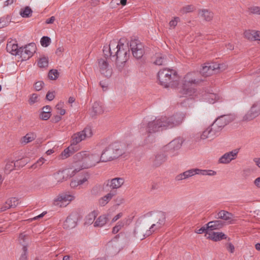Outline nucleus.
<instances>
[{
    "label": "nucleus",
    "mask_w": 260,
    "mask_h": 260,
    "mask_svg": "<svg viewBox=\"0 0 260 260\" xmlns=\"http://www.w3.org/2000/svg\"><path fill=\"white\" fill-rule=\"evenodd\" d=\"M18 204L19 200L17 198H10L6 202L5 204L1 208L0 211H4L7 209L15 207Z\"/></svg>",
    "instance_id": "cd10ccee"
},
{
    "label": "nucleus",
    "mask_w": 260,
    "mask_h": 260,
    "mask_svg": "<svg viewBox=\"0 0 260 260\" xmlns=\"http://www.w3.org/2000/svg\"><path fill=\"white\" fill-rule=\"evenodd\" d=\"M123 152L120 149V146L118 143H114L106 147L100 152L101 162H107L116 158L122 155Z\"/></svg>",
    "instance_id": "423d86ee"
},
{
    "label": "nucleus",
    "mask_w": 260,
    "mask_h": 260,
    "mask_svg": "<svg viewBox=\"0 0 260 260\" xmlns=\"http://www.w3.org/2000/svg\"><path fill=\"white\" fill-rule=\"evenodd\" d=\"M73 153V150L72 145L68 147L64 150V151L61 154V157L62 159H64L70 156L71 154Z\"/></svg>",
    "instance_id": "a19ab883"
},
{
    "label": "nucleus",
    "mask_w": 260,
    "mask_h": 260,
    "mask_svg": "<svg viewBox=\"0 0 260 260\" xmlns=\"http://www.w3.org/2000/svg\"><path fill=\"white\" fill-rule=\"evenodd\" d=\"M40 42L42 46L46 47L50 45L51 39L48 37L44 36L41 38Z\"/></svg>",
    "instance_id": "49530a36"
},
{
    "label": "nucleus",
    "mask_w": 260,
    "mask_h": 260,
    "mask_svg": "<svg viewBox=\"0 0 260 260\" xmlns=\"http://www.w3.org/2000/svg\"><path fill=\"white\" fill-rule=\"evenodd\" d=\"M129 48L135 58L140 59L144 55L143 45L138 40H132L129 44Z\"/></svg>",
    "instance_id": "ddd939ff"
},
{
    "label": "nucleus",
    "mask_w": 260,
    "mask_h": 260,
    "mask_svg": "<svg viewBox=\"0 0 260 260\" xmlns=\"http://www.w3.org/2000/svg\"><path fill=\"white\" fill-rule=\"evenodd\" d=\"M196 8L195 7L192 5H186L183 7L180 10V12L182 14H186L194 11Z\"/></svg>",
    "instance_id": "4c0bfd02"
},
{
    "label": "nucleus",
    "mask_w": 260,
    "mask_h": 260,
    "mask_svg": "<svg viewBox=\"0 0 260 260\" xmlns=\"http://www.w3.org/2000/svg\"><path fill=\"white\" fill-rule=\"evenodd\" d=\"M98 215L97 211H93L89 213L85 217V223L86 224L90 225L93 223L95 218Z\"/></svg>",
    "instance_id": "f704fd0d"
},
{
    "label": "nucleus",
    "mask_w": 260,
    "mask_h": 260,
    "mask_svg": "<svg viewBox=\"0 0 260 260\" xmlns=\"http://www.w3.org/2000/svg\"><path fill=\"white\" fill-rule=\"evenodd\" d=\"M51 116V112H42L40 114V118L42 120H46Z\"/></svg>",
    "instance_id": "5fc2aeb1"
},
{
    "label": "nucleus",
    "mask_w": 260,
    "mask_h": 260,
    "mask_svg": "<svg viewBox=\"0 0 260 260\" xmlns=\"http://www.w3.org/2000/svg\"><path fill=\"white\" fill-rule=\"evenodd\" d=\"M107 221V217L106 215L99 216L94 222V226L101 227L105 225Z\"/></svg>",
    "instance_id": "e433bc0d"
},
{
    "label": "nucleus",
    "mask_w": 260,
    "mask_h": 260,
    "mask_svg": "<svg viewBox=\"0 0 260 260\" xmlns=\"http://www.w3.org/2000/svg\"><path fill=\"white\" fill-rule=\"evenodd\" d=\"M45 159L44 158L41 157L35 164L32 165L31 167L32 169H36L38 166H41L45 162Z\"/></svg>",
    "instance_id": "864d4df0"
},
{
    "label": "nucleus",
    "mask_w": 260,
    "mask_h": 260,
    "mask_svg": "<svg viewBox=\"0 0 260 260\" xmlns=\"http://www.w3.org/2000/svg\"><path fill=\"white\" fill-rule=\"evenodd\" d=\"M206 237L208 239L214 241H220L222 239H226V236L222 232H214L210 231L206 233Z\"/></svg>",
    "instance_id": "a878e982"
},
{
    "label": "nucleus",
    "mask_w": 260,
    "mask_h": 260,
    "mask_svg": "<svg viewBox=\"0 0 260 260\" xmlns=\"http://www.w3.org/2000/svg\"><path fill=\"white\" fill-rule=\"evenodd\" d=\"M11 18L9 15L5 16L0 18V28L7 26L10 22Z\"/></svg>",
    "instance_id": "58836bf2"
},
{
    "label": "nucleus",
    "mask_w": 260,
    "mask_h": 260,
    "mask_svg": "<svg viewBox=\"0 0 260 260\" xmlns=\"http://www.w3.org/2000/svg\"><path fill=\"white\" fill-rule=\"evenodd\" d=\"M226 249L231 253H233L235 250V247L231 243H228L226 245Z\"/></svg>",
    "instance_id": "680f3d73"
},
{
    "label": "nucleus",
    "mask_w": 260,
    "mask_h": 260,
    "mask_svg": "<svg viewBox=\"0 0 260 260\" xmlns=\"http://www.w3.org/2000/svg\"><path fill=\"white\" fill-rule=\"evenodd\" d=\"M54 176L58 182H61L64 180H67L64 173H63V170L58 171Z\"/></svg>",
    "instance_id": "c03bdc74"
},
{
    "label": "nucleus",
    "mask_w": 260,
    "mask_h": 260,
    "mask_svg": "<svg viewBox=\"0 0 260 260\" xmlns=\"http://www.w3.org/2000/svg\"><path fill=\"white\" fill-rule=\"evenodd\" d=\"M79 185H79L78 180H77V181H76V180L72 181L71 183H70V186H71V187L72 188H75V187H77Z\"/></svg>",
    "instance_id": "0e129e2a"
},
{
    "label": "nucleus",
    "mask_w": 260,
    "mask_h": 260,
    "mask_svg": "<svg viewBox=\"0 0 260 260\" xmlns=\"http://www.w3.org/2000/svg\"><path fill=\"white\" fill-rule=\"evenodd\" d=\"M101 191H104L103 189V185H96L91 189V193L93 195L98 194Z\"/></svg>",
    "instance_id": "09e8293b"
},
{
    "label": "nucleus",
    "mask_w": 260,
    "mask_h": 260,
    "mask_svg": "<svg viewBox=\"0 0 260 260\" xmlns=\"http://www.w3.org/2000/svg\"><path fill=\"white\" fill-rule=\"evenodd\" d=\"M233 217L234 215L232 213L225 210H221L217 213L216 218L225 221H230L233 219Z\"/></svg>",
    "instance_id": "7c9ffc66"
},
{
    "label": "nucleus",
    "mask_w": 260,
    "mask_h": 260,
    "mask_svg": "<svg viewBox=\"0 0 260 260\" xmlns=\"http://www.w3.org/2000/svg\"><path fill=\"white\" fill-rule=\"evenodd\" d=\"M125 224V221H119L117 224L113 228L112 232L113 234H116L118 233L119 230L124 226Z\"/></svg>",
    "instance_id": "a18cd8bd"
},
{
    "label": "nucleus",
    "mask_w": 260,
    "mask_h": 260,
    "mask_svg": "<svg viewBox=\"0 0 260 260\" xmlns=\"http://www.w3.org/2000/svg\"><path fill=\"white\" fill-rule=\"evenodd\" d=\"M205 99L207 100L209 103L213 104L219 100V96L215 93H210L206 95Z\"/></svg>",
    "instance_id": "ea45409f"
},
{
    "label": "nucleus",
    "mask_w": 260,
    "mask_h": 260,
    "mask_svg": "<svg viewBox=\"0 0 260 260\" xmlns=\"http://www.w3.org/2000/svg\"><path fill=\"white\" fill-rule=\"evenodd\" d=\"M77 225L76 215L72 214L69 216L63 223V228L66 229H72Z\"/></svg>",
    "instance_id": "393cba45"
},
{
    "label": "nucleus",
    "mask_w": 260,
    "mask_h": 260,
    "mask_svg": "<svg viewBox=\"0 0 260 260\" xmlns=\"http://www.w3.org/2000/svg\"><path fill=\"white\" fill-rule=\"evenodd\" d=\"M122 215H123V214L122 213H119L117 214L116 216H115L113 218L112 221L115 222V221H117L118 219L121 218L122 216Z\"/></svg>",
    "instance_id": "69168bd1"
},
{
    "label": "nucleus",
    "mask_w": 260,
    "mask_h": 260,
    "mask_svg": "<svg viewBox=\"0 0 260 260\" xmlns=\"http://www.w3.org/2000/svg\"><path fill=\"white\" fill-rule=\"evenodd\" d=\"M184 118L183 113H177L170 117H162L149 121L145 128L146 133L152 134L158 131L172 128L180 124Z\"/></svg>",
    "instance_id": "f03ea898"
},
{
    "label": "nucleus",
    "mask_w": 260,
    "mask_h": 260,
    "mask_svg": "<svg viewBox=\"0 0 260 260\" xmlns=\"http://www.w3.org/2000/svg\"><path fill=\"white\" fill-rule=\"evenodd\" d=\"M36 50L35 43H30L25 47L19 48V55L23 59H28L32 56Z\"/></svg>",
    "instance_id": "f3484780"
},
{
    "label": "nucleus",
    "mask_w": 260,
    "mask_h": 260,
    "mask_svg": "<svg viewBox=\"0 0 260 260\" xmlns=\"http://www.w3.org/2000/svg\"><path fill=\"white\" fill-rule=\"evenodd\" d=\"M194 73L187 74L184 78L183 83L180 92L184 96H190L195 93V85L198 83L194 78Z\"/></svg>",
    "instance_id": "0eeeda50"
},
{
    "label": "nucleus",
    "mask_w": 260,
    "mask_h": 260,
    "mask_svg": "<svg viewBox=\"0 0 260 260\" xmlns=\"http://www.w3.org/2000/svg\"><path fill=\"white\" fill-rule=\"evenodd\" d=\"M103 107L101 103L94 102L92 106L90 111V115L92 118L95 117L98 115H100L103 113Z\"/></svg>",
    "instance_id": "b1692460"
},
{
    "label": "nucleus",
    "mask_w": 260,
    "mask_h": 260,
    "mask_svg": "<svg viewBox=\"0 0 260 260\" xmlns=\"http://www.w3.org/2000/svg\"><path fill=\"white\" fill-rule=\"evenodd\" d=\"M59 75V73L56 70H51L49 72L48 77L51 80H55L56 79Z\"/></svg>",
    "instance_id": "de8ad7c7"
},
{
    "label": "nucleus",
    "mask_w": 260,
    "mask_h": 260,
    "mask_svg": "<svg viewBox=\"0 0 260 260\" xmlns=\"http://www.w3.org/2000/svg\"><path fill=\"white\" fill-rule=\"evenodd\" d=\"M184 178L185 179H188V178L192 177L195 175L194 169L188 170L182 173Z\"/></svg>",
    "instance_id": "8fccbe9b"
},
{
    "label": "nucleus",
    "mask_w": 260,
    "mask_h": 260,
    "mask_svg": "<svg viewBox=\"0 0 260 260\" xmlns=\"http://www.w3.org/2000/svg\"><path fill=\"white\" fill-rule=\"evenodd\" d=\"M103 51L106 57H110L113 61H115L118 71H122L129 57L128 44L124 45L121 42V39L118 43L113 40L108 46L104 47Z\"/></svg>",
    "instance_id": "f257e3e1"
},
{
    "label": "nucleus",
    "mask_w": 260,
    "mask_h": 260,
    "mask_svg": "<svg viewBox=\"0 0 260 260\" xmlns=\"http://www.w3.org/2000/svg\"><path fill=\"white\" fill-rule=\"evenodd\" d=\"M76 158L78 159L77 167H80L82 169L92 167L101 162L100 152H81L76 154Z\"/></svg>",
    "instance_id": "20e7f679"
},
{
    "label": "nucleus",
    "mask_w": 260,
    "mask_h": 260,
    "mask_svg": "<svg viewBox=\"0 0 260 260\" xmlns=\"http://www.w3.org/2000/svg\"><path fill=\"white\" fill-rule=\"evenodd\" d=\"M260 115V101L254 103L250 110L243 116L244 121L251 120Z\"/></svg>",
    "instance_id": "dca6fc26"
},
{
    "label": "nucleus",
    "mask_w": 260,
    "mask_h": 260,
    "mask_svg": "<svg viewBox=\"0 0 260 260\" xmlns=\"http://www.w3.org/2000/svg\"><path fill=\"white\" fill-rule=\"evenodd\" d=\"M75 199V197L68 194L67 193H62L59 194L55 200H54V205L56 206H58L60 207H66L67 205H68L70 202L73 201Z\"/></svg>",
    "instance_id": "a211bd4d"
},
{
    "label": "nucleus",
    "mask_w": 260,
    "mask_h": 260,
    "mask_svg": "<svg viewBox=\"0 0 260 260\" xmlns=\"http://www.w3.org/2000/svg\"><path fill=\"white\" fill-rule=\"evenodd\" d=\"M225 69L226 66L223 64L207 63L203 66L200 73L202 76L207 77L224 71Z\"/></svg>",
    "instance_id": "9d476101"
},
{
    "label": "nucleus",
    "mask_w": 260,
    "mask_h": 260,
    "mask_svg": "<svg viewBox=\"0 0 260 260\" xmlns=\"http://www.w3.org/2000/svg\"><path fill=\"white\" fill-rule=\"evenodd\" d=\"M46 98L48 100L51 101L54 98V94L53 92L49 91L47 92Z\"/></svg>",
    "instance_id": "e2e57ef3"
},
{
    "label": "nucleus",
    "mask_w": 260,
    "mask_h": 260,
    "mask_svg": "<svg viewBox=\"0 0 260 260\" xmlns=\"http://www.w3.org/2000/svg\"><path fill=\"white\" fill-rule=\"evenodd\" d=\"M183 141V138L178 137L166 145L164 148V151L167 152L171 157L177 156Z\"/></svg>",
    "instance_id": "9b49d317"
},
{
    "label": "nucleus",
    "mask_w": 260,
    "mask_h": 260,
    "mask_svg": "<svg viewBox=\"0 0 260 260\" xmlns=\"http://www.w3.org/2000/svg\"><path fill=\"white\" fill-rule=\"evenodd\" d=\"M207 232H210L209 228H207V225H206V226H204L200 228V229L196 231V233L198 234H202L203 233H205L206 234ZM206 236V234L205 235Z\"/></svg>",
    "instance_id": "13d9d810"
},
{
    "label": "nucleus",
    "mask_w": 260,
    "mask_h": 260,
    "mask_svg": "<svg viewBox=\"0 0 260 260\" xmlns=\"http://www.w3.org/2000/svg\"><path fill=\"white\" fill-rule=\"evenodd\" d=\"M168 153H166L163 152H160L157 153L154 157V159L153 161V165L158 167L160 166L162 164H163L165 162H166L168 158Z\"/></svg>",
    "instance_id": "4be33fe9"
},
{
    "label": "nucleus",
    "mask_w": 260,
    "mask_h": 260,
    "mask_svg": "<svg viewBox=\"0 0 260 260\" xmlns=\"http://www.w3.org/2000/svg\"><path fill=\"white\" fill-rule=\"evenodd\" d=\"M116 193L115 190L110 191L108 193L99 199V205L101 206H105L116 194Z\"/></svg>",
    "instance_id": "bb28decb"
},
{
    "label": "nucleus",
    "mask_w": 260,
    "mask_h": 260,
    "mask_svg": "<svg viewBox=\"0 0 260 260\" xmlns=\"http://www.w3.org/2000/svg\"><path fill=\"white\" fill-rule=\"evenodd\" d=\"M99 66L102 74L106 77H110L112 75V69L109 66L107 61L102 58L99 60Z\"/></svg>",
    "instance_id": "aec40b11"
},
{
    "label": "nucleus",
    "mask_w": 260,
    "mask_h": 260,
    "mask_svg": "<svg viewBox=\"0 0 260 260\" xmlns=\"http://www.w3.org/2000/svg\"><path fill=\"white\" fill-rule=\"evenodd\" d=\"M166 215L162 211L153 212L151 213L150 218L147 221L149 223L151 224L150 229H152L154 232L159 229L165 224Z\"/></svg>",
    "instance_id": "6e6552de"
},
{
    "label": "nucleus",
    "mask_w": 260,
    "mask_h": 260,
    "mask_svg": "<svg viewBox=\"0 0 260 260\" xmlns=\"http://www.w3.org/2000/svg\"><path fill=\"white\" fill-rule=\"evenodd\" d=\"M184 179H185L184 178V176L182 173L177 175L175 177V180L176 181H181Z\"/></svg>",
    "instance_id": "338daca9"
},
{
    "label": "nucleus",
    "mask_w": 260,
    "mask_h": 260,
    "mask_svg": "<svg viewBox=\"0 0 260 260\" xmlns=\"http://www.w3.org/2000/svg\"><path fill=\"white\" fill-rule=\"evenodd\" d=\"M44 83L43 81H39L38 82H36L35 84V88L37 91H40L42 88L43 87V86L44 85Z\"/></svg>",
    "instance_id": "4d7b16f0"
},
{
    "label": "nucleus",
    "mask_w": 260,
    "mask_h": 260,
    "mask_svg": "<svg viewBox=\"0 0 260 260\" xmlns=\"http://www.w3.org/2000/svg\"><path fill=\"white\" fill-rule=\"evenodd\" d=\"M238 151V149H234L231 151L225 153L220 157L218 160L219 162L224 164H229L236 158Z\"/></svg>",
    "instance_id": "6ab92c4d"
},
{
    "label": "nucleus",
    "mask_w": 260,
    "mask_h": 260,
    "mask_svg": "<svg viewBox=\"0 0 260 260\" xmlns=\"http://www.w3.org/2000/svg\"><path fill=\"white\" fill-rule=\"evenodd\" d=\"M246 38L250 41H257L260 44V31L254 30H248L244 32Z\"/></svg>",
    "instance_id": "5701e85b"
},
{
    "label": "nucleus",
    "mask_w": 260,
    "mask_h": 260,
    "mask_svg": "<svg viewBox=\"0 0 260 260\" xmlns=\"http://www.w3.org/2000/svg\"><path fill=\"white\" fill-rule=\"evenodd\" d=\"M124 183V179L121 177H116L105 181L103 184V189L105 191L115 190L120 188Z\"/></svg>",
    "instance_id": "f8f14e48"
},
{
    "label": "nucleus",
    "mask_w": 260,
    "mask_h": 260,
    "mask_svg": "<svg viewBox=\"0 0 260 260\" xmlns=\"http://www.w3.org/2000/svg\"><path fill=\"white\" fill-rule=\"evenodd\" d=\"M32 13V10L28 7H26L23 10H22L20 14L22 17H29Z\"/></svg>",
    "instance_id": "37998d69"
},
{
    "label": "nucleus",
    "mask_w": 260,
    "mask_h": 260,
    "mask_svg": "<svg viewBox=\"0 0 260 260\" xmlns=\"http://www.w3.org/2000/svg\"><path fill=\"white\" fill-rule=\"evenodd\" d=\"M224 225V222L221 220H216L209 222L206 225L209 228V231H212L215 230H219L222 228Z\"/></svg>",
    "instance_id": "c85d7f7f"
},
{
    "label": "nucleus",
    "mask_w": 260,
    "mask_h": 260,
    "mask_svg": "<svg viewBox=\"0 0 260 260\" xmlns=\"http://www.w3.org/2000/svg\"><path fill=\"white\" fill-rule=\"evenodd\" d=\"M157 77L160 84L165 87H175L178 84L179 77L177 73L172 69L160 70L158 72Z\"/></svg>",
    "instance_id": "39448f33"
},
{
    "label": "nucleus",
    "mask_w": 260,
    "mask_h": 260,
    "mask_svg": "<svg viewBox=\"0 0 260 260\" xmlns=\"http://www.w3.org/2000/svg\"><path fill=\"white\" fill-rule=\"evenodd\" d=\"M38 65L41 68L47 67L48 66V57L45 56L41 57L38 62Z\"/></svg>",
    "instance_id": "79ce46f5"
},
{
    "label": "nucleus",
    "mask_w": 260,
    "mask_h": 260,
    "mask_svg": "<svg viewBox=\"0 0 260 260\" xmlns=\"http://www.w3.org/2000/svg\"><path fill=\"white\" fill-rule=\"evenodd\" d=\"M81 170H82V169H81L80 167H77L74 170L72 169H67L63 170V173H64L66 179H67L69 178L74 176Z\"/></svg>",
    "instance_id": "72a5a7b5"
},
{
    "label": "nucleus",
    "mask_w": 260,
    "mask_h": 260,
    "mask_svg": "<svg viewBox=\"0 0 260 260\" xmlns=\"http://www.w3.org/2000/svg\"><path fill=\"white\" fill-rule=\"evenodd\" d=\"M249 12L252 14H260V8L257 6L251 7Z\"/></svg>",
    "instance_id": "6e6d98bb"
},
{
    "label": "nucleus",
    "mask_w": 260,
    "mask_h": 260,
    "mask_svg": "<svg viewBox=\"0 0 260 260\" xmlns=\"http://www.w3.org/2000/svg\"><path fill=\"white\" fill-rule=\"evenodd\" d=\"M234 119L233 116L231 115H224L218 117L214 122L201 135V139L205 140L207 138L214 139L218 136L222 128Z\"/></svg>",
    "instance_id": "7ed1b4c3"
},
{
    "label": "nucleus",
    "mask_w": 260,
    "mask_h": 260,
    "mask_svg": "<svg viewBox=\"0 0 260 260\" xmlns=\"http://www.w3.org/2000/svg\"><path fill=\"white\" fill-rule=\"evenodd\" d=\"M180 21V18L178 17H174L173 19L169 22V26L170 28H174L177 25L178 22Z\"/></svg>",
    "instance_id": "3c124183"
},
{
    "label": "nucleus",
    "mask_w": 260,
    "mask_h": 260,
    "mask_svg": "<svg viewBox=\"0 0 260 260\" xmlns=\"http://www.w3.org/2000/svg\"><path fill=\"white\" fill-rule=\"evenodd\" d=\"M118 235L116 236L109 243V247L110 250L113 254H117L120 250H121L126 245V242L124 239H119L118 238Z\"/></svg>",
    "instance_id": "2eb2a0df"
},
{
    "label": "nucleus",
    "mask_w": 260,
    "mask_h": 260,
    "mask_svg": "<svg viewBox=\"0 0 260 260\" xmlns=\"http://www.w3.org/2000/svg\"><path fill=\"white\" fill-rule=\"evenodd\" d=\"M37 99H38V95L37 94L33 93L32 94H31V95L29 99V104L30 105L34 104V103H35L36 102H37Z\"/></svg>",
    "instance_id": "bf43d9fd"
},
{
    "label": "nucleus",
    "mask_w": 260,
    "mask_h": 260,
    "mask_svg": "<svg viewBox=\"0 0 260 260\" xmlns=\"http://www.w3.org/2000/svg\"><path fill=\"white\" fill-rule=\"evenodd\" d=\"M207 170H201L199 169H194L195 175H201L203 176L207 175Z\"/></svg>",
    "instance_id": "052dcab7"
},
{
    "label": "nucleus",
    "mask_w": 260,
    "mask_h": 260,
    "mask_svg": "<svg viewBox=\"0 0 260 260\" xmlns=\"http://www.w3.org/2000/svg\"><path fill=\"white\" fill-rule=\"evenodd\" d=\"M25 238L26 235L24 234H21L19 237V243L23 246V252L20 255L19 260H27V245L26 244Z\"/></svg>",
    "instance_id": "412c9836"
},
{
    "label": "nucleus",
    "mask_w": 260,
    "mask_h": 260,
    "mask_svg": "<svg viewBox=\"0 0 260 260\" xmlns=\"http://www.w3.org/2000/svg\"><path fill=\"white\" fill-rule=\"evenodd\" d=\"M199 14L206 21H211L213 17V13L207 9H201L199 10Z\"/></svg>",
    "instance_id": "2f4dec72"
},
{
    "label": "nucleus",
    "mask_w": 260,
    "mask_h": 260,
    "mask_svg": "<svg viewBox=\"0 0 260 260\" xmlns=\"http://www.w3.org/2000/svg\"><path fill=\"white\" fill-rule=\"evenodd\" d=\"M168 60L166 56L161 54H157L156 55V59L154 61V63L158 66L166 65L167 64Z\"/></svg>",
    "instance_id": "473e14b6"
},
{
    "label": "nucleus",
    "mask_w": 260,
    "mask_h": 260,
    "mask_svg": "<svg viewBox=\"0 0 260 260\" xmlns=\"http://www.w3.org/2000/svg\"><path fill=\"white\" fill-rule=\"evenodd\" d=\"M255 185L260 188V177L256 178L254 181Z\"/></svg>",
    "instance_id": "774afa93"
},
{
    "label": "nucleus",
    "mask_w": 260,
    "mask_h": 260,
    "mask_svg": "<svg viewBox=\"0 0 260 260\" xmlns=\"http://www.w3.org/2000/svg\"><path fill=\"white\" fill-rule=\"evenodd\" d=\"M150 226V223L147 221L138 222L134 230L135 236L142 240L145 237L150 235L154 231L149 229Z\"/></svg>",
    "instance_id": "1a4fd4ad"
},
{
    "label": "nucleus",
    "mask_w": 260,
    "mask_h": 260,
    "mask_svg": "<svg viewBox=\"0 0 260 260\" xmlns=\"http://www.w3.org/2000/svg\"><path fill=\"white\" fill-rule=\"evenodd\" d=\"M6 49L8 52L11 53L12 55H19L20 54L19 48H18V45L11 41L7 43Z\"/></svg>",
    "instance_id": "c756f323"
},
{
    "label": "nucleus",
    "mask_w": 260,
    "mask_h": 260,
    "mask_svg": "<svg viewBox=\"0 0 260 260\" xmlns=\"http://www.w3.org/2000/svg\"><path fill=\"white\" fill-rule=\"evenodd\" d=\"M15 166V164L14 161H9L7 163L5 166V170L8 172L12 171Z\"/></svg>",
    "instance_id": "603ef678"
},
{
    "label": "nucleus",
    "mask_w": 260,
    "mask_h": 260,
    "mask_svg": "<svg viewBox=\"0 0 260 260\" xmlns=\"http://www.w3.org/2000/svg\"><path fill=\"white\" fill-rule=\"evenodd\" d=\"M92 135L91 128L85 127L83 131L77 133L72 136V145H76L86 138H90Z\"/></svg>",
    "instance_id": "4468645a"
},
{
    "label": "nucleus",
    "mask_w": 260,
    "mask_h": 260,
    "mask_svg": "<svg viewBox=\"0 0 260 260\" xmlns=\"http://www.w3.org/2000/svg\"><path fill=\"white\" fill-rule=\"evenodd\" d=\"M36 138V135L34 133L27 134L25 136L21 138V143L23 144H26L34 140Z\"/></svg>",
    "instance_id": "c9c22d12"
}]
</instances>
